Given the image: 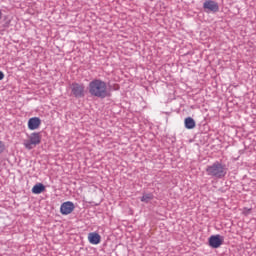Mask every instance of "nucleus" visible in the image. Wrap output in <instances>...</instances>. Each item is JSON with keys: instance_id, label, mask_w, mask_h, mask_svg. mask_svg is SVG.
<instances>
[{"instance_id": "obj_1", "label": "nucleus", "mask_w": 256, "mask_h": 256, "mask_svg": "<svg viewBox=\"0 0 256 256\" xmlns=\"http://www.w3.org/2000/svg\"><path fill=\"white\" fill-rule=\"evenodd\" d=\"M89 93L92 97H99L105 99L109 97V91H107V83L103 80L95 79L89 83Z\"/></svg>"}, {"instance_id": "obj_2", "label": "nucleus", "mask_w": 256, "mask_h": 256, "mask_svg": "<svg viewBox=\"0 0 256 256\" xmlns=\"http://www.w3.org/2000/svg\"><path fill=\"white\" fill-rule=\"evenodd\" d=\"M207 175L210 177H216L217 179H223L227 175V168L220 162H215L206 168Z\"/></svg>"}, {"instance_id": "obj_3", "label": "nucleus", "mask_w": 256, "mask_h": 256, "mask_svg": "<svg viewBox=\"0 0 256 256\" xmlns=\"http://www.w3.org/2000/svg\"><path fill=\"white\" fill-rule=\"evenodd\" d=\"M23 145L25 149L31 151V149H35L37 145H41V133L33 132L27 136V139L24 140Z\"/></svg>"}, {"instance_id": "obj_4", "label": "nucleus", "mask_w": 256, "mask_h": 256, "mask_svg": "<svg viewBox=\"0 0 256 256\" xmlns=\"http://www.w3.org/2000/svg\"><path fill=\"white\" fill-rule=\"evenodd\" d=\"M72 95L76 98L85 97V85L79 83H73L71 85Z\"/></svg>"}, {"instance_id": "obj_5", "label": "nucleus", "mask_w": 256, "mask_h": 256, "mask_svg": "<svg viewBox=\"0 0 256 256\" xmlns=\"http://www.w3.org/2000/svg\"><path fill=\"white\" fill-rule=\"evenodd\" d=\"M224 238L221 235H212L209 238V245L212 247V249H219L221 245H223Z\"/></svg>"}, {"instance_id": "obj_6", "label": "nucleus", "mask_w": 256, "mask_h": 256, "mask_svg": "<svg viewBox=\"0 0 256 256\" xmlns=\"http://www.w3.org/2000/svg\"><path fill=\"white\" fill-rule=\"evenodd\" d=\"M73 211H75V204H73V202L67 201L62 203L60 207V212L62 215H71Z\"/></svg>"}, {"instance_id": "obj_7", "label": "nucleus", "mask_w": 256, "mask_h": 256, "mask_svg": "<svg viewBox=\"0 0 256 256\" xmlns=\"http://www.w3.org/2000/svg\"><path fill=\"white\" fill-rule=\"evenodd\" d=\"M203 8L206 11H211L212 13H217L219 11V4L213 0H207L203 3Z\"/></svg>"}, {"instance_id": "obj_8", "label": "nucleus", "mask_w": 256, "mask_h": 256, "mask_svg": "<svg viewBox=\"0 0 256 256\" xmlns=\"http://www.w3.org/2000/svg\"><path fill=\"white\" fill-rule=\"evenodd\" d=\"M41 127V118L32 117L28 120V129L30 131H35Z\"/></svg>"}, {"instance_id": "obj_9", "label": "nucleus", "mask_w": 256, "mask_h": 256, "mask_svg": "<svg viewBox=\"0 0 256 256\" xmlns=\"http://www.w3.org/2000/svg\"><path fill=\"white\" fill-rule=\"evenodd\" d=\"M88 241L91 245H99L101 243V235L97 232H91L88 234Z\"/></svg>"}, {"instance_id": "obj_10", "label": "nucleus", "mask_w": 256, "mask_h": 256, "mask_svg": "<svg viewBox=\"0 0 256 256\" xmlns=\"http://www.w3.org/2000/svg\"><path fill=\"white\" fill-rule=\"evenodd\" d=\"M45 191V185L43 183H37L32 187V193L34 195H41V193H44Z\"/></svg>"}, {"instance_id": "obj_11", "label": "nucleus", "mask_w": 256, "mask_h": 256, "mask_svg": "<svg viewBox=\"0 0 256 256\" xmlns=\"http://www.w3.org/2000/svg\"><path fill=\"white\" fill-rule=\"evenodd\" d=\"M184 125L186 127V129H195V120L191 117H187L185 120H184Z\"/></svg>"}, {"instance_id": "obj_12", "label": "nucleus", "mask_w": 256, "mask_h": 256, "mask_svg": "<svg viewBox=\"0 0 256 256\" xmlns=\"http://www.w3.org/2000/svg\"><path fill=\"white\" fill-rule=\"evenodd\" d=\"M142 203H149V201H153V194H144L141 197Z\"/></svg>"}, {"instance_id": "obj_13", "label": "nucleus", "mask_w": 256, "mask_h": 256, "mask_svg": "<svg viewBox=\"0 0 256 256\" xmlns=\"http://www.w3.org/2000/svg\"><path fill=\"white\" fill-rule=\"evenodd\" d=\"M242 213L243 215H249L251 213V208H243Z\"/></svg>"}, {"instance_id": "obj_14", "label": "nucleus", "mask_w": 256, "mask_h": 256, "mask_svg": "<svg viewBox=\"0 0 256 256\" xmlns=\"http://www.w3.org/2000/svg\"><path fill=\"white\" fill-rule=\"evenodd\" d=\"M3 151H5V144L3 141H0V154L3 153Z\"/></svg>"}, {"instance_id": "obj_15", "label": "nucleus", "mask_w": 256, "mask_h": 256, "mask_svg": "<svg viewBox=\"0 0 256 256\" xmlns=\"http://www.w3.org/2000/svg\"><path fill=\"white\" fill-rule=\"evenodd\" d=\"M3 79H5V74H3V72L0 71V81H3Z\"/></svg>"}, {"instance_id": "obj_16", "label": "nucleus", "mask_w": 256, "mask_h": 256, "mask_svg": "<svg viewBox=\"0 0 256 256\" xmlns=\"http://www.w3.org/2000/svg\"><path fill=\"white\" fill-rule=\"evenodd\" d=\"M0 19H1V12H0Z\"/></svg>"}]
</instances>
